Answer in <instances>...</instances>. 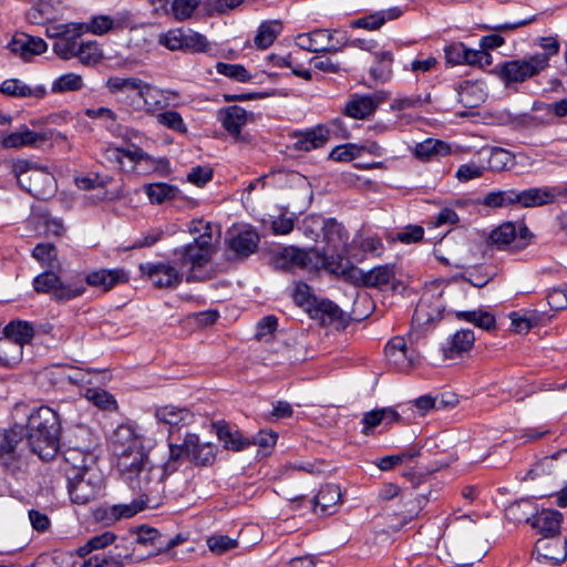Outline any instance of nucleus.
<instances>
[{"label": "nucleus", "instance_id": "obj_52", "mask_svg": "<svg viewBox=\"0 0 567 567\" xmlns=\"http://www.w3.org/2000/svg\"><path fill=\"white\" fill-rule=\"evenodd\" d=\"M82 76L75 73H66L59 76L51 86L53 93L80 91L83 87Z\"/></svg>", "mask_w": 567, "mask_h": 567}, {"label": "nucleus", "instance_id": "obj_19", "mask_svg": "<svg viewBox=\"0 0 567 567\" xmlns=\"http://www.w3.org/2000/svg\"><path fill=\"white\" fill-rule=\"evenodd\" d=\"M145 508L144 499H133L127 504H115L112 506H100L93 511L96 522L110 526L114 523L135 516Z\"/></svg>", "mask_w": 567, "mask_h": 567}, {"label": "nucleus", "instance_id": "obj_47", "mask_svg": "<svg viewBox=\"0 0 567 567\" xmlns=\"http://www.w3.org/2000/svg\"><path fill=\"white\" fill-rule=\"evenodd\" d=\"M515 155L502 147H492L487 159V168L493 172H503L513 167Z\"/></svg>", "mask_w": 567, "mask_h": 567}, {"label": "nucleus", "instance_id": "obj_41", "mask_svg": "<svg viewBox=\"0 0 567 567\" xmlns=\"http://www.w3.org/2000/svg\"><path fill=\"white\" fill-rule=\"evenodd\" d=\"M32 257L40 262L43 268L60 270L61 262L58 258L56 247L51 243H40L32 250Z\"/></svg>", "mask_w": 567, "mask_h": 567}, {"label": "nucleus", "instance_id": "obj_33", "mask_svg": "<svg viewBox=\"0 0 567 567\" xmlns=\"http://www.w3.org/2000/svg\"><path fill=\"white\" fill-rule=\"evenodd\" d=\"M259 236L251 229H244L234 235L229 240L230 249L240 257H247L258 248Z\"/></svg>", "mask_w": 567, "mask_h": 567}, {"label": "nucleus", "instance_id": "obj_9", "mask_svg": "<svg viewBox=\"0 0 567 567\" xmlns=\"http://www.w3.org/2000/svg\"><path fill=\"white\" fill-rule=\"evenodd\" d=\"M218 447L209 442H202L195 433H186L182 444L169 443L171 463L179 460H188L197 466H209L216 461Z\"/></svg>", "mask_w": 567, "mask_h": 567}, {"label": "nucleus", "instance_id": "obj_58", "mask_svg": "<svg viewBox=\"0 0 567 567\" xmlns=\"http://www.w3.org/2000/svg\"><path fill=\"white\" fill-rule=\"evenodd\" d=\"M543 115L525 114L516 120V125L525 128H537L553 124V116L548 111H543Z\"/></svg>", "mask_w": 567, "mask_h": 567}, {"label": "nucleus", "instance_id": "obj_38", "mask_svg": "<svg viewBox=\"0 0 567 567\" xmlns=\"http://www.w3.org/2000/svg\"><path fill=\"white\" fill-rule=\"evenodd\" d=\"M215 427L219 441L227 450L240 451L250 444L249 440L245 439L240 432L233 431L227 423H216Z\"/></svg>", "mask_w": 567, "mask_h": 567}, {"label": "nucleus", "instance_id": "obj_11", "mask_svg": "<svg viewBox=\"0 0 567 567\" xmlns=\"http://www.w3.org/2000/svg\"><path fill=\"white\" fill-rule=\"evenodd\" d=\"M58 270L47 269L33 279V288L38 293H50L58 302H66L82 296L86 287L81 281L64 284Z\"/></svg>", "mask_w": 567, "mask_h": 567}, {"label": "nucleus", "instance_id": "obj_21", "mask_svg": "<svg viewBox=\"0 0 567 567\" xmlns=\"http://www.w3.org/2000/svg\"><path fill=\"white\" fill-rule=\"evenodd\" d=\"M8 48L12 53L21 56L23 60H30L33 55L45 52L48 44L41 38L21 33L13 37Z\"/></svg>", "mask_w": 567, "mask_h": 567}, {"label": "nucleus", "instance_id": "obj_37", "mask_svg": "<svg viewBox=\"0 0 567 567\" xmlns=\"http://www.w3.org/2000/svg\"><path fill=\"white\" fill-rule=\"evenodd\" d=\"M535 512L536 506L534 503L529 498H522L506 507L505 516L514 523L525 522L532 524Z\"/></svg>", "mask_w": 567, "mask_h": 567}, {"label": "nucleus", "instance_id": "obj_62", "mask_svg": "<svg viewBox=\"0 0 567 567\" xmlns=\"http://www.w3.org/2000/svg\"><path fill=\"white\" fill-rule=\"evenodd\" d=\"M427 300L422 298L420 302L417 303L412 322L414 326H422L426 323L433 322L437 317H440V310L436 309L435 313H430L429 310Z\"/></svg>", "mask_w": 567, "mask_h": 567}, {"label": "nucleus", "instance_id": "obj_18", "mask_svg": "<svg viewBox=\"0 0 567 567\" xmlns=\"http://www.w3.org/2000/svg\"><path fill=\"white\" fill-rule=\"evenodd\" d=\"M133 555L132 543L121 542L109 550L96 553L82 564V567H124Z\"/></svg>", "mask_w": 567, "mask_h": 567}, {"label": "nucleus", "instance_id": "obj_49", "mask_svg": "<svg viewBox=\"0 0 567 567\" xmlns=\"http://www.w3.org/2000/svg\"><path fill=\"white\" fill-rule=\"evenodd\" d=\"M75 58L84 65H93L102 60L103 52L95 41H81L75 50Z\"/></svg>", "mask_w": 567, "mask_h": 567}, {"label": "nucleus", "instance_id": "obj_5", "mask_svg": "<svg viewBox=\"0 0 567 567\" xmlns=\"http://www.w3.org/2000/svg\"><path fill=\"white\" fill-rule=\"evenodd\" d=\"M112 444L117 457V468L125 482L136 478V473L150 463L142 440L128 425H120L113 433Z\"/></svg>", "mask_w": 567, "mask_h": 567}, {"label": "nucleus", "instance_id": "obj_42", "mask_svg": "<svg viewBox=\"0 0 567 567\" xmlns=\"http://www.w3.org/2000/svg\"><path fill=\"white\" fill-rule=\"evenodd\" d=\"M125 25V19L121 17L96 16L84 25L85 32L102 35L114 29H121Z\"/></svg>", "mask_w": 567, "mask_h": 567}, {"label": "nucleus", "instance_id": "obj_30", "mask_svg": "<svg viewBox=\"0 0 567 567\" xmlns=\"http://www.w3.org/2000/svg\"><path fill=\"white\" fill-rule=\"evenodd\" d=\"M219 120L229 134L238 137L248 121V113L243 107L233 105L219 111Z\"/></svg>", "mask_w": 567, "mask_h": 567}, {"label": "nucleus", "instance_id": "obj_12", "mask_svg": "<svg viewBox=\"0 0 567 567\" xmlns=\"http://www.w3.org/2000/svg\"><path fill=\"white\" fill-rule=\"evenodd\" d=\"M85 33L84 24L70 22L65 24H51L47 28L45 34L53 39L52 50L63 60L75 58V50Z\"/></svg>", "mask_w": 567, "mask_h": 567}, {"label": "nucleus", "instance_id": "obj_48", "mask_svg": "<svg viewBox=\"0 0 567 567\" xmlns=\"http://www.w3.org/2000/svg\"><path fill=\"white\" fill-rule=\"evenodd\" d=\"M395 277L394 268L391 265L378 266L368 271L365 287L382 288L389 285Z\"/></svg>", "mask_w": 567, "mask_h": 567}, {"label": "nucleus", "instance_id": "obj_13", "mask_svg": "<svg viewBox=\"0 0 567 567\" xmlns=\"http://www.w3.org/2000/svg\"><path fill=\"white\" fill-rule=\"evenodd\" d=\"M546 69V58L543 55H530L527 59L511 60L502 63L498 69V76L506 86L514 83H522L527 79L540 73Z\"/></svg>", "mask_w": 567, "mask_h": 567}, {"label": "nucleus", "instance_id": "obj_55", "mask_svg": "<svg viewBox=\"0 0 567 567\" xmlns=\"http://www.w3.org/2000/svg\"><path fill=\"white\" fill-rule=\"evenodd\" d=\"M156 121L164 127L175 131L177 133H186L187 126L184 123L182 115L176 111H165L156 114Z\"/></svg>", "mask_w": 567, "mask_h": 567}, {"label": "nucleus", "instance_id": "obj_36", "mask_svg": "<svg viewBox=\"0 0 567 567\" xmlns=\"http://www.w3.org/2000/svg\"><path fill=\"white\" fill-rule=\"evenodd\" d=\"M330 140V131L326 125H318L312 130L306 131L297 141V146L301 151H312L322 147Z\"/></svg>", "mask_w": 567, "mask_h": 567}, {"label": "nucleus", "instance_id": "obj_46", "mask_svg": "<svg viewBox=\"0 0 567 567\" xmlns=\"http://www.w3.org/2000/svg\"><path fill=\"white\" fill-rule=\"evenodd\" d=\"M455 316L458 320L471 322L475 327L486 331H491L496 327L494 316L482 309L472 311H457Z\"/></svg>", "mask_w": 567, "mask_h": 567}, {"label": "nucleus", "instance_id": "obj_8", "mask_svg": "<svg viewBox=\"0 0 567 567\" xmlns=\"http://www.w3.org/2000/svg\"><path fill=\"white\" fill-rule=\"evenodd\" d=\"M63 458L66 465L96 464L97 442L92 431L84 425L73 427L64 444Z\"/></svg>", "mask_w": 567, "mask_h": 567}, {"label": "nucleus", "instance_id": "obj_10", "mask_svg": "<svg viewBox=\"0 0 567 567\" xmlns=\"http://www.w3.org/2000/svg\"><path fill=\"white\" fill-rule=\"evenodd\" d=\"M28 451L30 444L23 426L14 425L1 433L0 464L4 468L11 472L19 470Z\"/></svg>", "mask_w": 567, "mask_h": 567}, {"label": "nucleus", "instance_id": "obj_3", "mask_svg": "<svg viewBox=\"0 0 567 567\" xmlns=\"http://www.w3.org/2000/svg\"><path fill=\"white\" fill-rule=\"evenodd\" d=\"M560 196H567V188L557 186L530 187L523 190L498 189L487 193L482 204L491 208H503L518 206L522 208H534L553 204Z\"/></svg>", "mask_w": 567, "mask_h": 567}, {"label": "nucleus", "instance_id": "obj_6", "mask_svg": "<svg viewBox=\"0 0 567 567\" xmlns=\"http://www.w3.org/2000/svg\"><path fill=\"white\" fill-rule=\"evenodd\" d=\"M64 471L73 503L84 505L96 498L103 484V476L96 464L66 465Z\"/></svg>", "mask_w": 567, "mask_h": 567}, {"label": "nucleus", "instance_id": "obj_54", "mask_svg": "<svg viewBox=\"0 0 567 567\" xmlns=\"http://www.w3.org/2000/svg\"><path fill=\"white\" fill-rule=\"evenodd\" d=\"M202 0H171V12L178 21L189 19Z\"/></svg>", "mask_w": 567, "mask_h": 567}, {"label": "nucleus", "instance_id": "obj_28", "mask_svg": "<svg viewBox=\"0 0 567 567\" xmlns=\"http://www.w3.org/2000/svg\"><path fill=\"white\" fill-rule=\"evenodd\" d=\"M475 341L474 332L471 329H461L456 331L442 347L445 358L452 359L463 352L472 349Z\"/></svg>", "mask_w": 567, "mask_h": 567}, {"label": "nucleus", "instance_id": "obj_63", "mask_svg": "<svg viewBox=\"0 0 567 567\" xmlns=\"http://www.w3.org/2000/svg\"><path fill=\"white\" fill-rule=\"evenodd\" d=\"M361 148L355 144H344L334 147L330 153V158L338 162H349L359 156Z\"/></svg>", "mask_w": 567, "mask_h": 567}, {"label": "nucleus", "instance_id": "obj_25", "mask_svg": "<svg viewBox=\"0 0 567 567\" xmlns=\"http://www.w3.org/2000/svg\"><path fill=\"white\" fill-rule=\"evenodd\" d=\"M47 141L44 133L31 131L22 126L19 131L1 136V148H20L24 146H34Z\"/></svg>", "mask_w": 567, "mask_h": 567}, {"label": "nucleus", "instance_id": "obj_51", "mask_svg": "<svg viewBox=\"0 0 567 567\" xmlns=\"http://www.w3.org/2000/svg\"><path fill=\"white\" fill-rule=\"evenodd\" d=\"M517 236L516 226L514 223L507 221L499 225L497 228L492 230L489 240L493 245L498 248L505 247L512 244Z\"/></svg>", "mask_w": 567, "mask_h": 567}, {"label": "nucleus", "instance_id": "obj_1", "mask_svg": "<svg viewBox=\"0 0 567 567\" xmlns=\"http://www.w3.org/2000/svg\"><path fill=\"white\" fill-rule=\"evenodd\" d=\"M188 231L193 236V240L175 248L173 256L178 267L186 271L187 282L205 281L210 276L202 274L200 269L210 261L215 252L213 227L209 221L195 219L190 221Z\"/></svg>", "mask_w": 567, "mask_h": 567}, {"label": "nucleus", "instance_id": "obj_27", "mask_svg": "<svg viewBox=\"0 0 567 567\" xmlns=\"http://www.w3.org/2000/svg\"><path fill=\"white\" fill-rule=\"evenodd\" d=\"M323 240L327 243V247L321 251L327 250L329 255L334 257L342 256L340 248H342L347 243V237H344L343 227L337 223L336 219H324L323 221Z\"/></svg>", "mask_w": 567, "mask_h": 567}, {"label": "nucleus", "instance_id": "obj_26", "mask_svg": "<svg viewBox=\"0 0 567 567\" xmlns=\"http://www.w3.org/2000/svg\"><path fill=\"white\" fill-rule=\"evenodd\" d=\"M3 333L7 339L11 340L17 348L18 357L22 354V347L31 342L34 337V328L28 321L17 320L9 322Z\"/></svg>", "mask_w": 567, "mask_h": 567}, {"label": "nucleus", "instance_id": "obj_16", "mask_svg": "<svg viewBox=\"0 0 567 567\" xmlns=\"http://www.w3.org/2000/svg\"><path fill=\"white\" fill-rule=\"evenodd\" d=\"M132 489L141 492L135 499H144L145 507L152 497L163 489V471L150 463L136 473V478L126 482Z\"/></svg>", "mask_w": 567, "mask_h": 567}, {"label": "nucleus", "instance_id": "obj_57", "mask_svg": "<svg viewBox=\"0 0 567 567\" xmlns=\"http://www.w3.org/2000/svg\"><path fill=\"white\" fill-rule=\"evenodd\" d=\"M206 544L210 551L221 555L228 550L238 547V542L235 538H230L226 535H212L207 538Z\"/></svg>", "mask_w": 567, "mask_h": 567}, {"label": "nucleus", "instance_id": "obj_24", "mask_svg": "<svg viewBox=\"0 0 567 567\" xmlns=\"http://www.w3.org/2000/svg\"><path fill=\"white\" fill-rule=\"evenodd\" d=\"M127 280L128 276L122 269H101L85 276L87 286L100 288L103 291H109L116 285Z\"/></svg>", "mask_w": 567, "mask_h": 567}, {"label": "nucleus", "instance_id": "obj_23", "mask_svg": "<svg viewBox=\"0 0 567 567\" xmlns=\"http://www.w3.org/2000/svg\"><path fill=\"white\" fill-rule=\"evenodd\" d=\"M563 515L558 511L542 509L535 512L530 526L543 535L542 538H549L559 534Z\"/></svg>", "mask_w": 567, "mask_h": 567}, {"label": "nucleus", "instance_id": "obj_40", "mask_svg": "<svg viewBox=\"0 0 567 567\" xmlns=\"http://www.w3.org/2000/svg\"><path fill=\"white\" fill-rule=\"evenodd\" d=\"M341 489L339 485L326 484L313 498L315 508L320 507L323 514H329L330 508L341 502Z\"/></svg>", "mask_w": 567, "mask_h": 567}, {"label": "nucleus", "instance_id": "obj_29", "mask_svg": "<svg viewBox=\"0 0 567 567\" xmlns=\"http://www.w3.org/2000/svg\"><path fill=\"white\" fill-rule=\"evenodd\" d=\"M566 544V539L557 536L540 538L536 542L535 550L545 559L558 563L564 560L567 555Z\"/></svg>", "mask_w": 567, "mask_h": 567}, {"label": "nucleus", "instance_id": "obj_53", "mask_svg": "<svg viewBox=\"0 0 567 567\" xmlns=\"http://www.w3.org/2000/svg\"><path fill=\"white\" fill-rule=\"evenodd\" d=\"M431 102V94L424 96L414 94L411 96H396L390 105L392 111H403L409 109H417Z\"/></svg>", "mask_w": 567, "mask_h": 567}, {"label": "nucleus", "instance_id": "obj_45", "mask_svg": "<svg viewBox=\"0 0 567 567\" xmlns=\"http://www.w3.org/2000/svg\"><path fill=\"white\" fill-rule=\"evenodd\" d=\"M374 55L377 65L371 68L370 74L377 82H388L393 73V55L390 51L375 52Z\"/></svg>", "mask_w": 567, "mask_h": 567}, {"label": "nucleus", "instance_id": "obj_2", "mask_svg": "<svg viewBox=\"0 0 567 567\" xmlns=\"http://www.w3.org/2000/svg\"><path fill=\"white\" fill-rule=\"evenodd\" d=\"M30 452L44 461L52 460L60 449L61 421L59 414L47 405L30 413L27 429Z\"/></svg>", "mask_w": 567, "mask_h": 567}, {"label": "nucleus", "instance_id": "obj_7", "mask_svg": "<svg viewBox=\"0 0 567 567\" xmlns=\"http://www.w3.org/2000/svg\"><path fill=\"white\" fill-rule=\"evenodd\" d=\"M12 172L19 185L38 199H48L56 190L54 176L30 161H17L13 163Z\"/></svg>", "mask_w": 567, "mask_h": 567}, {"label": "nucleus", "instance_id": "obj_60", "mask_svg": "<svg viewBox=\"0 0 567 567\" xmlns=\"http://www.w3.org/2000/svg\"><path fill=\"white\" fill-rule=\"evenodd\" d=\"M217 72L239 82H247L250 80V74L241 64L217 63Z\"/></svg>", "mask_w": 567, "mask_h": 567}, {"label": "nucleus", "instance_id": "obj_35", "mask_svg": "<svg viewBox=\"0 0 567 567\" xmlns=\"http://www.w3.org/2000/svg\"><path fill=\"white\" fill-rule=\"evenodd\" d=\"M450 152L451 147L447 143L435 138H426L416 144L414 148V155L421 161H433L450 154Z\"/></svg>", "mask_w": 567, "mask_h": 567}, {"label": "nucleus", "instance_id": "obj_61", "mask_svg": "<svg viewBox=\"0 0 567 567\" xmlns=\"http://www.w3.org/2000/svg\"><path fill=\"white\" fill-rule=\"evenodd\" d=\"M183 40L184 29H172L159 35L158 43L172 51H183Z\"/></svg>", "mask_w": 567, "mask_h": 567}, {"label": "nucleus", "instance_id": "obj_15", "mask_svg": "<svg viewBox=\"0 0 567 567\" xmlns=\"http://www.w3.org/2000/svg\"><path fill=\"white\" fill-rule=\"evenodd\" d=\"M384 352L389 362L399 371H409L420 360V352L413 347L412 334H409V344L404 337H393Z\"/></svg>", "mask_w": 567, "mask_h": 567}, {"label": "nucleus", "instance_id": "obj_39", "mask_svg": "<svg viewBox=\"0 0 567 567\" xmlns=\"http://www.w3.org/2000/svg\"><path fill=\"white\" fill-rule=\"evenodd\" d=\"M143 81L137 78H121V76H111L106 81V87L112 94H126L130 97L131 93H135L138 99L140 92L143 86Z\"/></svg>", "mask_w": 567, "mask_h": 567}, {"label": "nucleus", "instance_id": "obj_43", "mask_svg": "<svg viewBox=\"0 0 567 567\" xmlns=\"http://www.w3.org/2000/svg\"><path fill=\"white\" fill-rule=\"evenodd\" d=\"M282 30L279 21H265L262 22L257 31L254 39L255 47L259 50L269 48Z\"/></svg>", "mask_w": 567, "mask_h": 567}, {"label": "nucleus", "instance_id": "obj_34", "mask_svg": "<svg viewBox=\"0 0 567 567\" xmlns=\"http://www.w3.org/2000/svg\"><path fill=\"white\" fill-rule=\"evenodd\" d=\"M0 92L14 97H43L47 94V90L42 85L34 87L29 86L24 82L18 79H9L0 84Z\"/></svg>", "mask_w": 567, "mask_h": 567}, {"label": "nucleus", "instance_id": "obj_50", "mask_svg": "<svg viewBox=\"0 0 567 567\" xmlns=\"http://www.w3.org/2000/svg\"><path fill=\"white\" fill-rule=\"evenodd\" d=\"M144 190L152 203L161 204L176 196L177 188L166 183H154L144 186Z\"/></svg>", "mask_w": 567, "mask_h": 567}, {"label": "nucleus", "instance_id": "obj_14", "mask_svg": "<svg viewBox=\"0 0 567 567\" xmlns=\"http://www.w3.org/2000/svg\"><path fill=\"white\" fill-rule=\"evenodd\" d=\"M141 272L159 289H174L183 280L186 271L178 267L175 257L167 262H144L140 265Z\"/></svg>", "mask_w": 567, "mask_h": 567}, {"label": "nucleus", "instance_id": "obj_17", "mask_svg": "<svg viewBox=\"0 0 567 567\" xmlns=\"http://www.w3.org/2000/svg\"><path fill=\"white\" fill-rule=\"evenodd\" d=\"M169 95H175V93L161 90L144 82L138 99H132L131 105L136 111L155 114L157 111L169 106Z\"/></svg>", "mask_w": 567, "mask_h": 567}, {"label": "nucleus", "instance_id": "obj_22", "mask_svg": "<svg viewBox=\"0 0 567 567\" xmlns=\"http://www.w3.org/2000/svg\"><path fill=\"white\" fill-rule=\"evenodd\" d=\"M155 419L171 427L186 426L194 422V414L186 408L166 404L155 408Z\"/></svg>", "mask_w": 567, "mask_h": 567}, {"label": "nucleus", "instance_id": "obj_31", "mask_svg": "<svg viewBox=\"0 0 567 567\" xmlns=\"http://www.w3.org/2000/svg\"><path fill=\"white\" fill-rule=\"evenodd\" d=\"M487 94L480 82L464 81L457 89L458 102L468 109L477 107L481 105Z\"/></svg>", "mask_w": 567, "mask_h": 567}, {"label": "nucleus", "instance_id": "obj_64", "mask_svg": "<svg viewBox=\"0 0 567 567\" xmlns=\"http://www.w3.org/2000/svg\"><path fill=\"white\" fill-rule=\"evenodd\" d=\"M484 171H485L484 166H481L474 162H471V163L461 165L458 167V169L456 171L455 176L460 182L466 183L468 181L482 177L484 174Z\"/></svg>", "mask_w": 567, "mask_h": 567}, {"label": "nucleus", "instance_id": "obj_4", "mask_svg": "<svg viewBox=\"0 0 567 567\" xmlns=\"http://www.w3.org/2000/svg\"><path fill=\"white\" fill-rule=\"evenodd\" d=\"M274 268L284 271L295 269L338 271L341 269L340 256L329 255L327 250L320 251L317 248L302 249L296 246H288L275 254L271 258Z\"/></svg>", "mask_w": 567, "mask_h": 567}, {"label": "nucleus", "instance_id": "obj_44", "mask_svg": "<svg viewBox=\"0 0 567 567\" xmlns=\"http://www.w3.org/2000/svg\"><path fill=\"white\" fill-rule=\"evenodd\" d=\"M327 29H316L308 33H300L296 38L297 45L308 52H322Z\"/></svg>", "mask_w": 567, "mask_h": 567}, {"label": "nucleus", "instance_id": "obj_32", "mask_svg": "<svg viewBox=\"0 0 567 567\" xmlns=\"http://www.w3.org/2000/svg\"><path fill=\"white\" fill-rule=\"evenodd\" d=\"M110 178H102L97 175L78 177L75 179L76 186L83 190H96L95 195L97 200H113L120 196L118 190H107L105 187Z\"/></svg>", "mask_w": 567, "mask_h": 567}, {"label": "nucleus", "instance_id": "obj_59", "mask_svg": "<svg viewBox=\"0 0 567 567\" xmlns=\"http://www.w3.org/2000/svg\"><path fill=\"white\" fill-rule=\"evenodd\" d=\"M86 399L92 402L94 405L104 409L111 410L115 408V400L113 396L102 389H87L85 393Z\"/></svg>", "mask_w": 567, "mask_h": 567}, {"label": "nucleus", "instance_id": "obj_20", "mask_svg": "<svg viewBox=\"0 0 567 567\" xmlns=\"http://www.w3.org/2000/svg\"><path fill=\"white\" fill-rule=\"evenodd\" d=\"M386 99L388 94L383 91L370 95L354 96L347 103L344 114L352 118L363 120L373 114Z\"/></svg>", "mask_w": 567, "mask_h": 567}, {"label": "nucleus", "instance_id": "obj_56", "mask_svg": "<svg viewBox=\"0 0 567 567\" xmlns=\"http://www.w3.org/2000/svg\"><path fill=\"white\" fill-rule=\"evenodd\" d=\"M208 49L206 38L190 29L184 30L183 51L205 52Z\"/></svg>", "mask_w": 567, "mask_h": 567}]
</instances>
